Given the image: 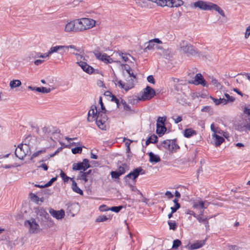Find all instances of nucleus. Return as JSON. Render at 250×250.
<instances>
[{"label":"nucleus","mask_w":250,"mask_h":250,"mask_svg":"<svg viewBox=\"0 0 250 250\" xmlns=\"http://www.w3.org/2000/svg\"><path fill=\"white\" fill-rule=\"evenodd\" d=\"M194 8H198L202 10H214L218 12L221 16L225 17V13L223 10L217 4L203 0H198L193 3Z\"/></svg>","instance_id":"nucleus-1"},{"label":"nucleus","mask_w":250,"mask_h":250,"mask_svg":"<svg viewBox=\"0 0 250 250\" xmlns=\"http://www.w3.org/2000/svg\"><path fill=\"white\" fill-rule=\"evenodd\" d=\"M78 32L83 31L92 28L95 26V20L89 18H81L76 19Z\"/></svg>","instance_id":"nucleus-2"},{"label":"nucleus","mask_w":250,"mask_h":250,"mask_svg":"<svg viewBox=\"0 0 250 250\" xmlns=\"http://www.w3.org/2000/svg\"><path fill=\"white\" fill-rule=\"evenodd\" d=\"M30 146L26 143L19 145L15 151L16 157L21 160H22L26 155H30Z\"/></svg>","instance_id":"nucleus-3"},{"label":"nucleus","mask_w":250,"mask_h":250,"mask_svg":"<svg viewBox=\"0 0 250 250\" xmlns=\"http://www.w3.org/2000/svg\"><path fill=\"white\" fill-rule=\"evenodd\" d=\"M106 111H99L98 113L96 123L102 130H105L108 126V117Z\"/></svg>","instance_id":"nucleus-4"},{"label":"nucleus","mask_w":250,"mask_h":250,"mask_svg":"<svg viewBox=\"0 0 250 250\" xmlns=\"http://www.w3.org/2000/svg\"><path fill=\"white\" fill-rule=\"evenodd\" d=\"M24 225L28 229L30 233L36 234L40 231L39 225L33 218L25 221Z\"/></svg>","instance_id":"nucleus-5"},{"label":"nucleus","mask_w":250,"mask_h":250,"mask_svg":"<svg viewBox=\"0 0 250 250\" xmlns=\"http://www.w3.org/2000/svg\"><path fill=\"white\" fill-rule=\"evenodd\" d=\"M140 174H144V171L141 167H138L135 169L133 171L130 172L124 177V180L125 183V185L128 186V181H134V183L136 182V178Z\"/></svg>","instance_id":"nucleus-6"},{"label":"nucleus","mask_w":250,"mask_h":250,"mask_svg":"<svg viewBox=\"0 0 250 250\" xmlns=\"http://www.w3.org/2000/svg\"><path fill=\"white\" fill-rule=\"evenodd\" d=\"M155 90L149 86H147L144 89L142 95L138 98L139 101L148 100L152 98L155 95Z\"/></svg>","instance_id":"nucleus-7"},{"label":"nucleus","mask_w":250,"mask_h":250,"mask_svg":"<svg viewBox=\"0 0 250 250\" xmlns=\"http://www.w3.org/2000/svg\"><path fill=\"white\" fill-rule=\"evenodd\" d=\"M162 146L171 152H175L179 146L174 140H167L164 141L162 143Z\"/></svg>","instance_id":"nucleus-8"},{"label":"nucleus","mask_w":250,"mask_h":250,"mask_svg":"<svg viewBox=\"0 0 250 250\" xmlns=\"http://www.w3.org/2000/svg\"><path fill=\"white\" fill-rule=\"evenodd\" d=\"M181 50L188 56L193 55L196 53L194 47L185 42H183L182 43H181Z\"/></svg>","instance_id":"nucleus-9"},{"label":"nucleus","mask_w":250,"mask_h":250,"mask_svg":"<svg viewBox=\"0 0 250 250\" xmlns=\"http://www.w3.org/2000/svg\"><path fill=\"white\" fill-rule=\"evenodd\" d=\"M76 20L67 23L64 27V31L67 33L78 32Z\"/></svg>","instance_id":"nucleus-10"},{"label":"nucleus","mask_w":250,"mask_h":250,"mask_svg":"<svg viewBox=\"0 0 250 250\" xmlns=\"http://www.w3.org/2000/svg\"><path fill=\"white\" fill-rule=\"evenodd\" d=\"M135 79L130 78L128 80H126V83H124L122 81L120 80L118 82V84L121 88H123L127 91L133 87Z\"/></svg>","instance_id":"nucleus-11"},{"label":"nucleus","mask_w":250,"mask_h":250,"mask_svg":"<svg viewBox=\"0 0 250 250\" xmlns=\"http://www.w3.org/2000/svg\"><path fill=\"white\" fill-rule=\"evenodd\" d=\"M95 57L105 63H110L113 62L112 59L105 53H102L100 52L96 51L94 52Z\"/></svg>","instance_id":"nucleus-12"},{"label":"nucleus","mask_w":250,"mask_h":250,"mask_svg":"<svg viewBox=\"0 0 250 250\" xmlns=\"http://www.w3.org/2000/svg\"><path fill=\"white\" fill-rule=\"evenodd\" d=\"M98 112L97 111V107L95 105H92L88 113L87 120L89 122L96 121Z\"/></svg>","instance_id":"nucleus-13"},{"label":"nucleus","mask_w":250,"mask_h":250,"mask_svg":"<svg viewBox=\"0 0 250 250\" xmlns=\"http://www.w3.org/2000/svg\"><path fill=\"white\" fill-rule=\"evenodd\" d=\"M57 52L55 46L51 47L48 50V51L45 53H44L43 54H41V53H36L35 54H31L30 56L33 58H45L46 57H49L50 55L54 53Z\"/></svg>","instance_id":"nucleus-14"},{"label":"nucleus","mask_w":250,"mask_h":250,"mask_svg":"<svg viewBox=\"0 0 250 250\" xmlns=\"http://www.w3.org/2000/svg\"><path fill=\"white\" fill-rule=\"evenodd\" d=\"M86 73L88 74H92L93 73L94 71V69L89 65H88L86 62H83V61H80V62H76Z\"/></svg>","instance_id":"nucleus-15"},{"label":"nucleus","mask_w":250,"mask_h":250,"mask_svg":"<svg viewBox=\"0 0 250 250\" xmlns=\"http://www.w3.org/2000/svg\"><path fill=\"white\" fill-rule=\"evenodd\" d=\"M189 83L195 85L201 84L204 86H207L206 82L200 73L197 74L195 76L194 80L189 82Z\"/></svg>","instance_id":"nucleus-16"},{"label":"nucleus","mask_w":250,"mask_h":250,"mask_svg":"<svg viewBox=\"0 0 250 250\" xmlns=\"http://www.w3.org/2000/svg\"><path fill=\"white\" fill-rule=\"evenodd\" d=\"M49 212L53 217L58 220L62 219L65 215L64 211L62 209L55 210L53 208H50L49 210Z\"/></svg>","instance_id":"nucleus-17"},{"label":"nucleus","mask_w":250,"mask_h":250,"mask_svg":"<svg viewBox=\"0 0 250 250\" xmlns=\"http://www.w3.org/2000/svg\"><path fill=\"white\" fill-rule=\"evenodd\" d=\"M57 52L60 50H62L64 49H68L69 48L72 49L77 52L80 51V48L76 47L74 45H56L55 46Z\"/></svg>","instance_id":"nucleus-18"},{"label":"nucleus","mask_w":250,"mask_h":250,"mask_svg":"<svg viewBox=\"0 0 250 250\" xmlns=\"http://www.w3.org/2000/svg\"><path fill=\"white\" fill-rule=\"evenodd\" d=\"M117 63H120L121 65H124L125 67V70L126 73L128 74V77L133 79H136V75L133 73V70L128 65L123 64L121 63V61H116Z\"/></svg>","instance_id":"nucleus-19"},{"label":"nucleus","mask_w":250,"mask_h":250,"mask_svg":"<svg viewBox=\"0 0 250 250\" xmlns=\"http://www.w3.org/2000/svg\"><path fill=\"white\" fill-rule=\"evenodd\" d=\"M91 172V170H89L88 171H80L77 179L83 180L85 183L88 181L89 175Z\"/></svg>","instance_id":"nucleus-20"},{"label":"nucleus","mask_w":250,"mask_h":250,"mask_svg":"<svg viewBox=\"0 0 250 250\" xmlns=\"http://www.w3.org/2000/svg\"><path fill=\"white\" fill-rule=\"evenodd\" d=\"M37 215L41 217H43L45 219H48L49 218V214L42 208H38L36 210Z\"/></svg>","instance_id":"nucleus-21"},{"label":"nucleus","mask_w":250,"mask_h":250,"mask_svg":"<svg viewBox=\"0 0 250 250\" xmlns=\"http://www.w3.org/2000/svg\"><path fill=\"white\" fill-rule=\"evenodd\" d=\"M184 2L182 0H168V6L170 7H177L182 5Z\"/></svg>","instance_id":"nucleus-22"},{"label":"nucleus","mask_w":250,"mask_h":250,"mask_svg":"<svg viewBox=\"0 0 250 250\" xmlns=\"http://www.w3.org/2000/svg\"><path fill=\"white\" fill-rule=\"evenodd\" d=\"M212 136L216 146H219L224 141V139L222 137L217 135L216 133H213Z\"/></svg>","instance_id":"nucleus-23"},{"label":"nucleus","mask_w":250,"mask_h":250,"mask_svg":"<svg viewBox=\"0 0 250 250\" xmlns=\"http://www.w3.org/2000/svg\"><path fill=\"white\" fill-rule=\"evenodd\" d=\"M205 245V241H197L189 246L190 250L199 249Z\"/></svg>","instance_id":"nucleus-24"},{"label":"nucleus","mask_w":250,"mask_h":250,"mask_svg":"<svg viewBox=\"0 0 250 250\" xmlns=\"http://www.w3.org/2000/svg\"><path fill=\"white\" fill-rule=\"evenodd\" d=\"M72 181V189L73 191L76 193H79L80 195H83V191L78 186L76 182L75 181L74 178H70Z\"/></svg>","instance_id":"nucleus-25"},{"label":"nucleus","mask_w":250,"mask_h":250,"mask_svg":"<svg viewBox=\"0 0 250 250\" xmlns=\"http://www.w3.org/2000/svg\"><path fill=\"white\" fill-rule=\"evenodd\" d=\"M148 155L149 156V161L151 163H156L161 161L160 157L157 155L154 154L152 152H149Z\"/></svg>","instance_id":"nucleus-26"},{"label":"nucleus","mask_w":250,"mask_h":250,"mask_svg":"<svg viewBox=\"0 0 250 250\" xmlns=\"http://www.w3.org/2000/svg\"><path fill=\"white\" fill-rule=\"evenodd\" d=\"M156 133L159 136L163 135L167 130V128L165 125H158L156 124Z\"/></svg>","instance_id":"nucleus-27"},{"label":"nucleus","mask_w":250,"mask_h":250,"mask_svg":"<svg viewBox=\"0 0 250 250\" xmlns=\"http://www.w3.org/2000/svg\"><path fill=\"white\" fill-rule=\"evenodd\" d=\"M155 49H160V47L157 44H156L152 41H149L147 43V45L146 47V50H151Z\"/></svg>","instance_id":"nucleus-28"},{"label":"nucleus","mask_w":250,"mask_h":250,"mask_svg":"<svg viewBox=\"0 0 250 250\" xmlns=\"http://www.w3.org/2000/svg\"><path fill=\"white\" fill-rule=\"evenodd\" d=\"M21 85V83L19 80H13L11 81L9 83V86L11 89H14L18 87Z\"/></svg>","instance_id":"nucleus-29"},{"label":"nucleus","mask_w":250,"mask_h":250,"mask_svg":"<svg viewBox=\"0 0 250 250\" xmlns=\"http://www.w3.org/2000/svg\"><path fill=\"white\" fill-rule=\"evenodd\" d=\"M196 132L191 128L186 129L184 130V136L186 138H189L193 135H195Z\"/></svg>","instance_id":"nucleus-30"},{"label":"nucleus","mask_w":250,"mask_h":250,"mask_svg":"<svg viewBox=\"0 0 250 250\" xmlns=\"http://www.w3.org/2000/svg\"><path fill=\"white\" fill-rule=\"evenodd\" d=\"M117 54L121 57L123 62H127L129 61V57H130L129 54L122 52H118Z\"/></svg>","instance_id":"nucleus-31"},{"label":"nucleus","mask_w":250,"mask_h":250,"mask_svg":"<svg viewBox=\"0 0 250 250\" xmlns=\"http://www.w3.org/2000/svg\"><path fill=\"white\" fill-rule=\"evenodd\" d=\"M121 104V106L120 108H123V109L126 111H129L131 110V107L128 104H127L126 103V102L123 100H121L120 102Z\"/></svg>","instance_id":"nucleus-32"},{"label":"nucleus","mask_w":250,"mask_h":250,"mask_svg":"<svg viewBox=\"0 0 250 250\" xmlns=\"http://www.w3.org/2000/svg\"><path fill=\"white\" fill-rule=\"evenodd\" d=\"M36 91L42 93H48L51 92V89L45 87H37Z\"/></svg>","instance_id":"nucleus-33"},{"label":"nucleus","mask_w":250,"mask_h":250,"mask_svg":"<svg viewBox=\"0 0 250 250\" xmlns=\"http://www.w3.org/2000/svg\"><path fill=\"white\" fill-rule=\"evenodd\" d=\"M243 127L246 129L250 131V117L246 118L242 123Z\"/></svg>","instance_id":"nucleus-34"},{"label":"nucleus","mask_w":250,"mask_h":250,"mask_svg":"<svg viewBox=\"0 0 250 250\" xmlns=\"http://www.w3.org/2000/svg\"><path fill=\"white\" fill-rule=\"evenodd\" d=\"M211 218V217H206L204 218H203L201 216V215H198L196 218L197 219V220L200 223H203V224L205 223V222L208 220L209 218Z\"/></svg>","instance_id":"nucleus-35"},{"label":"nucleus","mask_w":250,"mask_h":250,"mask_svg":"<svg viewBox=\"0 0 250 250\" xmlns=\"http://www.w3.org/2000/svg\"><path fill=\"white\" fill-rule=\"evenodd\" d=\"M166 119V117H159L157 120V124H158V125H165V122Z\"/></svg>","instance_id":"nucleus-36"},{"label":"nucleus","mask_w":250,"mask_h":250,"mask_svg":"<svg viewBox=\"0 0 250 250\" xmlns=\"http://www.w3.org/2000/svg\"><path fill=\"white\" fill-rule=\"evenodd\" d=\"M128 187H129L131 190L133 191H137L138 189L136 187H135L134 185L136 183H134V181H130V182H128Z\"/></svg>","instance_id":"nucleus-37"},{"label":"nucleus","mask_w":250,"mask_h":250,"mask_svg":"<svg viewBox=\"0 0 250 250\" xmlns=\"http://www.w3.org/2000/svg\"><path fill=\"white\" fill-rule=\"evenodd\" d=\"M209 203L207 201H200L199 202V207L201 209L206 208Z\"/></svg>","instance_id":"nucleus-38"},{"label":"nucleus","mask_w":250,"mask_h":250,"mask_svg":"<svg viewBox=\"0 0 250 250\" xmlns=\"http://www.w3.org/2000/svg\"><path fill=\"white\" fill-rule=\"evenodd\" d=\"M108 220V218L105 215L99 216L96 219L97 222H102Z\"/></svg>","instance_id":"nucleus-39"},{"label":"nucleus","mask_w":250,"mask_h":250,"mask_svg":"<svg viewBox=\"0 0 250 250\" xmlns=\"http://www.w3.org/2000/svg\"><path fill=\"white\" fill-rule=\"evenodd\" d=\"M111 101L112 102H114L116 103V104H117V107L118 108L120 107V106H121V104H120L121 101H120L119 99H117L115 96H114L113 95H112Z\"/></svg>","instance_id":"nucleus-40"},{"label":"nucleus","mask_w":250,"mask_h":250,"mask_svg":"<svg viewBox=\"0 0 250 250\" xmlns=\"http://www.w3.org/2000/svg\"><path fill=\"white\" fill-rule=\"evenodd\" d=\"M211 83L218 89H220L222 87V85L216 79L212 78L211 80Z\"/></svg>","instance_id":"nucleus-41"},{"label":"nucleus","mask_w":250,"mask_h":250,"mask_svg":"<svg viewBox=\"0 0 250 250\" xmlns=\"http://www.w3.org/2000/svg\"><path fill=\"white\" fill-rule=\"evenodd\" d=\"M60 176L62 177V178L64 181V182H67L69 179L70 180V178H71V177L66 176L65 173L63 172L62 170L61 171Z\"/></svg>","instance_id":"nucleus-42"},{"label":"nucleus","mask_w":250,"mask_h":250,"mask_svg":"<svg viewBox=\"0 0 250 250\" xmlns=\"http://www.w3.org/2000/svg\"><path fill=\"white\" fill-rule=\"evenodd\" d=\"M181 245V242L178 239H176L173 241L172 248L174 249H177Z\"/></svg>","instance_id":"nucleus-43"},{"label":"nucleus","mask_w":250,"mask_h":250,"mask_svg":"<svg viewBox=\"0 0 250 250\" xmlns=\"http://www.w3.org/2000/svg\"><path fill=\"white\" fill-rule=\"evenodd\" d=\"M122 208L123 207L121 206H118V207H112L110 208H108V209H109L112 211L115 212H118L121 210Z\"/></svg>","instance_id":"nucleus-44"},{"label":"nucleus","mask_w":250,"mask_h":250,"mask_svg":"<svg viewBox=\"0 0 250 250\" xmlns=\"http://www.w3.org/2000/svg\"><path fill=\"white\" fill-rule=\"evenodd\" d=\"M82 151V147H76L72 149V152L73 154L81 153Z\"/></svg>","instance_id":"nucleus-45"},{"label":"nucleus","mask_w":250,"mask_h":250,"mask_svg":"<svg viewBox=\"0 0 250 250\" xmlns=\"http://www.w3.org/2000/svg\"><path fill=\"white\" fill-rule=\"evenodd\" d=\"M117 171L118 172L119 174H121V175L124 174L125 171V165H123L122 166H119L118 167Z\"/></svg>","instance_id":"nucleus-46"},{"label":"nucleus","mask_w":250,"mask_h":250,"mask_svg":"<svg viewBox=\"0 0 250 250\" xmlns=\"http://www.w3.org/2000/svg\"><path fill=\"white\" fill-rule=\"evenodd\" d=\"M168 224L169 226V229H170L175 230L176 229V224L175 222V221H168Z\"/></svg>","instance_id":"nucleus-47"},{"label":"nucleus","mask_w":250,"mask_h":250,"mask_svg":"<svg viewBox=\"0 0 250 250\" xmlns=\"http://www.w3.org/2000/svg\"><path fill=\"white\" fill-rule=\"evenodd\" d=\"M227 248L229 250H240V248L236 245H229L227 246Z\"/></svg>","instance_id":"nucleus-48"},{"label":"nucleus","mask_w":250,"mask_h":250,"mask_svg":"<svg viewBox=\"0 0 250 250\" xmlns=\"http://www.w3.org/2000/svg\"><path fill=\"white\" fill-rule=\"evenodd\" d=\"M82 163L83 164L84 167L86 170L90 167V166L89 164V160L87 159H84Z\"/></svg>","instance_id":"nucleus-49"},{"label":"nucleus","mask_w":250,"mask_h":250,"mask_svg":"<svg viewBox=\"0 0 250 250\" xmlns=\"http://www.w3.org/2000/svg\"><path fill=\"white\" fill-rule=\"evenodd\" d=\"M111 176L113 178L117 179L119 177L121 174H119L117 171H112L110 173Z\"/></svg>","instance_id":"nucleus-50"},{"label":"nucleus","mask_w":250,"mask_h":250,"mask_svg":"<svg viewBox=\"0 0 250 250\" xmlns=\"http://www.w3.org/2000/svg\"><path fill=\"white\" fill-rule=\"evenodd\" d=\"M73 54L75 55L77 62L82 61V60H84V57L82 55L74 53H73Z\"/></svg>","instance_id":"nucleus-51"},{"label":"nucleus","mask_w":250,"mask_h":250,"mask_svg":"<svg viewBox=\"0 0 250 250\" xmlns=\"http://www.w3.org/2000/svg\"><path fill=\"white\" fill-rule=\"evenodd\" d=\"M180 208V204L174 205V207H171L170 209L171 210L172 213H174V212H175Z\"/></svg>","instance_id":"nucleus-52"},{"label":"nucleus","mask_w":250,"mask_h":250,"mask_svg":"<svg viewBox=\"0 0 250 250\" xmlns=\"http://www.w3.org/2000/svg\"><path fill=\"white\" fill-rule=\"evenodd\" d=\"M149 140L151 141V143H155L157 142V136L154 134L150 136L149 137Z\"/></svg>","instance_id":"nucleus-53"},{"label":"nucleus","mask_w":250,"mask_h":250,"mask_svg":"<svg viewBox=\"0 0 250 250\" xmlns=\"http://www.w3.org/2000/svg\"><path fill=\"white\" fill-rule=\"evenodd\" d=\"M45 152V150H39L35 153H34L32 156H31V159H33V158H35V157H37L38 156H39L40 154L42 153H43Z\"/></svg>","instance_id":"nucleus-54"},{"label":"nucleus","mask_w":250,"mask_h":250,"mask_svg":"<svg viewBox=\"0 0 250 250\" xmlns=\"http://www.w3.org/2000/svg\"><path fill=\"white\" fill-rule=\"evenodd\" d=\"M165 195L168 199H172L174 196L172 193L169 191H167L165 193Z\"/></svg>","instance_id":"nucleus-55"},{"label":"nucleus","mask_w":250,"mask_h":250,"mask_svg":"<svg viewBox=\"0 0 250 250\" xmlns=\"http://www.w3.org/2000/svg\"><path fill=\"white\" fill-rule=\"evenodd\" d=\"M57 180V177H53L50 179V180L46 184H45V186L46 187L50 186L53 182H54Z\"/></svg>","instance_id":"nucleus-56"},{"label":"nucleus","mask_w":250,"mask_h":250,"mask_svg":"<svg viewBox=\"0 0 250 250\" xmlns=\"http://www.w3.org/2000/svg\"><path fill=\"white\" fill-rule=\"evenodd\" d=\"M225 97L227 99V100L228 101H230V102H233L235 100V99L232 97V96H230L227 93H226L225 94Z\"/></svg>","instance_id":"nucleus-57"},{"label":"nucleus","mask_w":250,"mask_h":250,"mask_svg":"<svg viewBox=\"0 0 250 250\" xmlns=\"http://www.w3.org/2000/svg\"><path fill=\"white\" fill-rule=\"evenodd\" d=\"M210 98L213 100V101L214 102V103H215V104L216 105H218L221 103V98L219 99H215L212 97H210Z\"/></svg>","instance_id":"nucleus-58"},{"label":"nucleus","mask_w":250,"mask_h":250,"mask_svg":"<svg viewBox=\"0 0 250 250\" xmlns=\"http://www.w3.org/2000/svg\"><path fill=\"white\" fill-rule=\"evenodd\" d=\"M250 35V25L249 26L246 30L245 37L246 39H247L249 36Z\"/></svg>","instance_id":"nucleus-59"},{"label":"nucleus","mask_w":250,"mask_h":250,"mask_svg":"<svg viewBox=\"0 0 250 250\" xmlns=\"http://www.w3.org/2000/svg\"><path fill=\"white\" fill-rule=\"evenodd\" d=\"M147 80L148 82L151 83H155V80L153 77L152 75L148 76L147 78Z\"/></svg>","instance_id":"nucleus-60"},{"label":"nucleus","mask_w":250,"mask_h":250,"mask_svg":"<svg viewBox=\"0 0 250 250\" xmlns=\"http://www.w3.org/2000/svg\"><path fill=\"white\" fill-rule=\"evenodd\" d=\"M186 213L187 214L192 215L195 218H196V216L198 215H196L193 211L189 210V209H188V210H187Z\"/></svg>","instance_id":"nucleus-61"},{"label":"nucleus","mask_w":250,"mask_h":250,"mask_svg":"<svg viewBox=\"0 0 250 250\" xmlns=\"http://www.w3.org/2000/svg\"><path fill=\"white\" fill-rule=\"evenodd\" d=\"M211 109V107L209 106H204L202 109L201 111L202 112H209L210 110Z\"/></svg>","instance_id":"nucleus-62"},{"label":"nucleus","mask_w":250,"mask_h":250,"mask_svg":"<svg viewBox=\"0 0 250 250\" xmlns=\"http://www.w3.org/2000/svg\"><path fill=\"white\" fill-rule=\"evenodd\" d=\"M174 122L176 124H178L182 121V117L180 116L177 117L176 118L173 119Z\"/></svg>","instance_id":"nucleus-63"},{"label":"nucleus","mask_w":250,"mask_h":250,"mask_svg":"<svg viewBox=\"0 0 250 250\" xmlns=\"http://www.w3.org/2000/svg\"><path fill=\"white\" fill-rule=\"evenodd\" d=\"M73 169L74 170H81V168L79 167L78 163H74L73 165Z\"/></svg>","instance_id":"nucleus-64"}]
</instances>
